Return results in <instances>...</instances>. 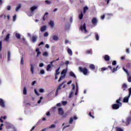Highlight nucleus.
I'll return each mask as SVG.
<instances>
[{
    "label": "nucleus",
    "mask_w": 131,
    "mask_h": 131,
    "mask_svg": "<svg viewBox=\"0 0 131 131\" xmlns=\"http://www.w3.org/2000/svg\"><path fill=\"white\" fill-rule=\"evenodd\" d=\"M17 18V16L16 15L13 16V21L15 22L16 21V18Z\"/></svg>",
    "instance_id": "obj_47"
},
{
    "label": "nucleus",
    "mask_w": 131,
    "mask_h": 131,
    "mask_svg": "<svg viewBox=\"0 0 131 131\" xmlns=\"http://www.w3.org/2000/svg\"><path fill=\"white\" fill-rule=\"evenodd\" d=\"M93 52L92 50H89L86 51V54H92Z\"/></svg>",
    "instance_id": "obj_48"
},
{
    "label": "nucleus",
    "mask_w": 131,
    "mask_h": 131,
    "mask_svg": "<svg viewBox=\"0 0 131 131\" xmlns=\"http://www.w3.org/2000/svg\"><path fill=\"white\" fill-rule=\"evenodd\" d=\"M44 36L45 37H47V36H49V33H48L47 32H45L44 33Z\"/></svg>",
    "instance_id": "obj_50"
},
{
    "label": "nucleus",
    "mask_w": 131,
    "mask_h": 131,
    "mask_svg": "<svg viewBox=\"0 0 131 131\" xmlns=\"http://www.w3.org/2000/svg\"><path fill=\"white\" fill-rule=\"evenodd\" d=\"M48 15H49V13L48 12L45 13L44 16L43 17V20H44V21L45 20H46V18H47V17H48Z\"/></svg>",
    "instance_id": "obj_34"
},
{
    "label": "nucleus",
    "mask_w": 131,
    "mask_h": 131,
    "mask_svg": "<svg viewBox=\"0 0 131 131\" xmlns=\"http://www.w3.org/2000/svg\"><path fill=\"white\" fill-rule=\"evenodd\" d=\"M20 9H21V5H18L17 7H16V12H18L19 10H20Z\"/></svg>",
    "instance_id": "obj_35"
},
{
    "label": "nucleus",
    "mask_w": 131,
    "mask_h": 131,
    "mask_svg": "<svg viewBox=\"0 0 131 131\" xmlns=\"http://www.w3.org/2000/svg\"><path fill=\"white\" fill-rule=\"evenodd\" d=\"M56 127V125L52 124L50 126H49V128H55Z\"/></svg>",
    "instance_id": "obj_43"
},
{
    "label": "nucleus",
    "mask_w": 131,
    "mask_h": 131,
    "mask_svg": "<svg viewBox=\"0 0 131 131\" xmlns=\"http://www.w3.org/2000/svg\"><path fill=\"white\" fill-rule=\"evenodd\" d=\"M30 66H31V69H30L31 72L32 74H34V67H35V66L32 63H31L30 64Z\"/></svg>",
    "instance_id": "obj_10"
},
{
    "label": "nucleus",
    "mask_w": 131,
    "mask_h": 131,
    "mask_svg": "<svg viewBox=\"0 0 131 131\" xmlns=\"http://www.w3.org/2000/svg\"><path fill=\"white\" fill-rule=\"evenodd\" d=\"M76 86H77V89L76 90V93L75 95H77V92H78V85L77 84V82L76 83Z\"/></svg>",
    "instance_id": "obj_40"
},
{
    "label": "nucleus",
    "mask_w": 131,
    "mask_h": 131,
    "mask_svg": "<svg viewBox=\"0 0 131 131\" xmlns=\"http://www.w3.org/2000/svg\"><path fill=\"white\" fill-rule=\"evenodd\" d=\"M49 25L50 26L51 28H54L55 26V23L53 20H50L48 23Z\"/></svg>",
    "instance_id": "obj_9"
},
{
    "label": "nucleus",
    "mask_w": 131,
    "mask_h": 131,
    "mask_svg": "<svg viewBox=\"0 0 131 131\" xmlns=\"http://www.w3.org/2000/svg\"><path fill=\"white\" fill-rule=\"evenodd\" d=\"M120 98L116 100V103H117V104H115L113 105V109L117 110L119 109V107H121L122 103L120 102Z\"/></svg>",
    "instance_id": "obj_1"
},
{
    "label": "nucleus",
    "mask_w": 131,
    "mask_h": 131,
    "mask_svg": "<svg viewBox=\"0 0 131 131\" xmlns=\"http://www.w3.org/2000/svg\"><path fill=\"white\" fill-rule=\"evenodd\" d=\"M73 122V118H71L69 121V123L71 124Z\"/></svg>",
    "instance_id": "obj_49"
},
{
    "label": "nucleus",
    "mask_w": 131,
    "mask_h": 131,
    "mask_svg": "<svg viewBox=\"0 0 131 131\" xmlns=\"http://www.w3.org/2000/svg\"><path fill=\"white\" fill-rule=\"evenodd\" d=\"M130 120H131V118L130 117H128L127 119V122L128 123H129V122H130Z\"/></svg>",
    "instance_id": "obj_51"
},
{
    "label": "nucleus",
    "mask_w": 131,
    "mask_h": 131,
    "mask_svg": "<svg viewBox=\"0 0 131 131\" xmlns=\"http://www.w3.org/2000/svg\"><path fill=\"white\" fill-rule=\"evenodd\" d=\"M37 9H38V6H33L31 7L30 11H31L32 12H34V11H35V10H37Z\"/></svg>",
    "instance_id": "obj_11"
},
{
    "label": "nucleus",
    "mask_w": 131,
    "mask_h": 131,
    "mask_svg": "<svg viewBox=\"0 0 131 131\" xmlns=\"http://www.w3.org/2000/svg\"><path fill=\"white\" fill-rule=\"evenodd\" d=\"M3 119H7V117L6 116H4L3 117H1V118H0V121L1 122H4V121L3 120Z\"/></svg>",
    "instance_id": "obj_23"
},
{
    "label": "nucleus",
    "mask_w": 131,
    "mask_h": 131,
    "mask_svg": "<svg viewBox=\"0 0 131 131\" xmlns=\"http://www.w3.org/2000/svg\"><path fill=\"white\" fill-rule=\"evenodd\" d=\"M107 69H108V68H102L100 69L101 71H105V70H107Z\"/></svg>",
    "instance_id": "obj_52"
},
{
    "label": "nucleus",
    "mask_w": 131,
    "mask_h": 131,
    "mask_svg": "<svg viewBox=\"0 0 131 131\" xmlns=\"http://www.w3.org/2000/svg\"><path fill=\"white\" fill-rule=\"evenodd\" d=\"M128 99H129V95L124 97V99H123L124 103H127V102H128Z\"/></svg>",
    "instance_id": "obj_17"
},
{
    "label": "nucleus",
    "mask_w": 131,
    "mask_h": 131,
    "mask_svg": "<svg viewBox=\"0 0 131 131\" xmlns=\"http://www.w3.org/2000/svg\"><path fill=\"white\" fill-rule=\"evenodd\" d=\"M72 86L73 89H72V92L70 94L69 98H72V97H73V93L74 92V90H75V85H74V84H72Z\"/></svg>",
    "instance_id": "obj_7"
},
{
    "label": "nucleus",
    "mask_w": 131,
    "mask_h": 131,
    "mask_svg": "<svg viewBox=\"0 0 131 131\" xmlns=\"http://www.w3.org/2000/svg\"><path fill=\"white\" fill-rule=\"evenodd\" d=\"M126 52L127 54H129V49L128 48V49H126Z\"/></svg>",
    "instance_id": "obj_61"
},
{
    "label": "nucleus",
    "mask_w": 131,
    "mask_h": 131,
    "mask_svg": "<svg viewBox=\"0 0 131 131\" xmlns=\"http://www.w3.org/2000/svg\"><path fill=\"white\" fill-rule=\"evenodd\" d=\"M41 100H42V97H40V100L37 102L38 104H40V103H41Z\"/></svg>",
    "instance_id": "obj_46"
},
{
    "label": "nucleus",
    "mask_w": 131,
    "mask_h": 131,
    "mask_svg": "<svg viewBox=\"0 0 131 131\" xmlns=\"http://www.w3.org/2000/svg\"><path fill=\"white\" fill-rule=\"evenodd\" d=\"M88 10H89V8H88V6L84 7V8H83L84 14H85V13H86V11Z\"/></svg>",
    "instance_id": "obj_36"
},
{
    "label": "nucleus",
    "mask_w": 131,
    "mask_h": 131,
    "mask_svg": "<svg viewBox=\"0 0 131 131\" xmlns=\"http://www.w3.org/2000/svg\"><path fill=\"white\" fill-rule=\"evenodd\" d=\"M59 71H60V68L57 69L55 71V79H58L57 75L60 74V72Z\"/></svg>",
    "instance_id": "obj_12"
},
{
    "label": "nucleus",
    "mask_w": 131,
    "mask_h": 131,
    "mask_svg": "<svg viewBox=\"0 0 131 131\" xmlns=\"http://www.w3.org/2000/svg\"><path fill=\"white\" fill-rule=\"evenodd\" d=\"M97 22H98V20L95 17L92 19L93 24H94V25H96V24H97Z\"/></svg>",
    "instance_id": "obj_18"
},
{
    "label": "nucleus",
    "mask_w": 131,
    "mask_h": 131,
    "mask_svg": "<svg viewBox=\"0 0 131 131\" xmlns=\"http://www.w3.org/2000/svg\"><path fill=\"white\" fill-rule=\"evenodd\" d=\"M119 66H117L116 68H114L113 69V70H112L113 73H114V72H115V71H117V70L118 69V68H119Z\"/></svg>",
    "instance_id": "obj_33"
},
{
    "label": "nucleus",
    "mask_w": 131,
    "mask_h": 131,
    "mask_svg": "<svg viewBox=\"0 0 131 131\" xmlns=\"http://www.w3.org/2000/svg\"><path fill=\"white\" fill-rule=\"evenodd\" d=\"M36 52L37 53V57H38V56H39L41 54V52L39 51V49L38 48H37L36 49Z\"/></svg>",
    "instance_id": "obj_19"
},
{
    "label": "nucleus",
    "mask_w": 131,
    "mask_h": 131,
    "mask_svg": "<svg viewBox=\"0 0 131 131\" xmlns=\"http://www.w3.org/2000/svg\"><path fill=\"white\" fill-rule=\"evenodd\" d=\"M7 10H8V11H10L11 10V6H8L7 7Z\"/></svg>",
    "instance_id": "obj_54"
},
{
    "label": "nucleus",
    "mask_w": 131,
    "mask_h": 131,
    "mask_svg": "<svg viewBox=\"0 0 131 131\" xmlns=\"http://www.w3.org/2000/svg\"><path fill=\"white\" fill-rule=\"evenodd\" d=\"M80 30H81L83 33H86L88 32V30H86V25L85 24L81 25Z\"/></svg>",
    "instance_id": "obj_2"
},
{
    "label": "nucleus",
    "mask_w": 131,
    "mask_h": 131,
    "mask_svg": "<svg viewBox=\"0 0 131 131\" xmlns=\"http://www.w3.org/2000/svg\"><path fill=\"white\" fill-rule=\"evenodd\" d=\"M15 36L18 39H20V38H21V35H20V34L18 33H15Z\"/></svg>",
    "instance_id": "obj_26"
},
{
    "label": "nucleus",
    "mask_w": 131,
    "mask_h": 131,
    "mask_svg": "<svg viewBox=\"0 0 131 131\" xmlns=\"http://www.w3.org/2000/svg\"><path fill=\"white\" fill-rule=\"evenodd\" d=\"M37 39V36H33L32 37V42H35L36 41V40Z\"/></svg>",
    "instance_id": "obj_21"
},
{
    "label": "nucleus",
    "mask_w": 131,
    "mask_h": 131,
    "mask_svg": "<svg viewBox=\"0 0 131 131\" xmlns=\"http://www.w3.org/2000/svg\"><path fill=\"white\" fill-rule=\"evenodd\" d=\"M34 93L36 95V96H39V93H38V92H37V90L36 89H34Z\"/></svg>",
    "instance_id": "obj_41"
},
{
    "label": "nucleus",
    "mask_w": 131,
    "mask_h": 131,
    "mask_svg": "<svg viewBox=\"0 0 131 131\" xmlns=\"http://www.w3.org/2000/svg\"><path fill=\"white\" fill-rule=\"evenodd\" d=\"M20 64H21V65H24V59H23V57L21 58Z\"/></svg>",
    "instance_id": "obj_38"
},
{
    "label": "nucleus",
    "mask_w": 131,
    "mask_h": 131,
    "mask_svg": "<svg viewBox=\"0 0 131 131\" xmlns=\"http://www.w3.org/2000/svg\"><path fill=\"white\" fill-rule=\"evenodd\" d=\"M90 68L91 69H92V70H95V65H94L93 64H90Z\"/></svg>",
    "instance_id": "obj_29"
},
{
    "label": "nucleus",
    "mask_w": 131,
    "mask_h": 131,
    "mask_svg": "<svg viewBox=\"0 0 131 131\" xmlns=\"http://www.w3.org/2000/svg\"><path fill=\"white\" fill-rule=\"evenodd\" d=\"M39 67H43V63H41L39 65Z\"/></svg>",
    "instance_id": "obj_62"
},
{
    "label": "nucleus",
    "mask_w": 131,
    "mask_h": 131,
    "mask_svg": "<svg viewBox=\"0 0 131 131\" xmlns=\"http://www.w3.org/2000/svg\"><path fill=\"white\" fill-rule=\"evenodd\" d=\"M128 91H129V97H130V95H131V88L129 89Z\"/></svg>",
    "instance_id": "obj_56"
},
{
    "label": "nucleus",
    "mask_w": 131,
    "mask_h": 131,
    "mask_svg": "<svg viewBox=\"0 0 131 131\" xmlns=\"http://www.w3.org/2000/svg\"><path fill=\"white\" fill-rule=\"evenodd\" d=\"M56 106H57V107H61V106H62V104H61V103H57Z\"/></svg>",
    "instance_id": "obj_55"
},
{
    "label": "nucleus",
    "mask_w": 131,
    "mask_h": 131,
    "mask_svg": "<svg viewBox=\"0 0 131 131\" xmlns=\"http://www.w3.org/2000/svg\"><path fill=\"white\" fill-rule=\"evenodd\" d=\"M127 88V85L126 83L123 84V89L124 91H125Z\"/></svg>",
    "instance_id": "obj_32"
},
{
    "label": "nucleus",
    "mask_w": 131,
    "mask_h": 131,
    "mask_svg": "<svg viewBox=\"0 0 131 131\" xmlns=\"http://www.w3.org/2000/svg\"><path fill=\"white\" fill-rule=\"evenodd\" d=\"M42 56L44 57H48L49 56V53L47 51L43 52L42 53Z\"/></svg>",
    "instance_id": "obj_22"
},
{
    "label": "nucleus",
    "mask_w": 131,
    "mask_h": 131,
    "mask_svg": "<svg viewBox=\"0 0 131 131\" xmlns=\"http://www.w3.org/2000/svg\"><path fill=\"white\" fill-rule=\"evenodd\" d=\"M7 57H8V61H10V59L11 58V52H10V51H8V55H7Z\"/></svg>",
    "instance_id": "obj_30"
},
{
    "label": "nucleus",
    "mask_w": 131,
    "mask_h": 131,
    "mask_svg": "<svg viewBox=\"0 0 131 131\" xmlns=\"http://www.w3.org/2000/svg\"><path fill=\"white\" fill-rule=\"evenodd\" d=\"M52 39L54 41H58V40H59V36H58V35H54L52 37Z\"/></svg>",
    "instance_id": "obj_13"
},
{
    "label": "nucleus",
    "mask_w": 131,
    "mask_h": 131,
    "mask_svg": "<svg viewBox=\"0 0 131 131\" xmlns=\"http://www.w3.org/2000/svg\"><path fill=\"white\" fill-rule=\"evenodd\" d=\"M2 41H0V51H2Z\"/></svg>",
    "instance_id": "obj_63"
},
{
    "label": "nucleus",
    "mask_w": 131,
    "mask_h": 131,
    "mask_svg": "<svg viewBox=\"0 0 131 131\" xmlns=\"http://www.w3.org/2000/svg\"><path fill=\"white\" fill-rule=\"evenodd\" d=\"M2 126H4V124H0V130H2L3 129Z\"/></svg>",
    "instance_id": "obj_58"
},
{
    "label": "nucleus",
    "mask_w": 131,
    "mask_h": 131,
    "mask_svg": "<svg viewBox=\"0 0 131 131\" xmlns=\"http://www.w3.org/2000/svg\"><path fill=\"white\" fill-rule=\"evenodd\" d=\"M116 64H117V62H116V61L115 60H114L112 63V65L113 66L116 65Z\"/></svg>",
    "instance_id": "obj_57"
},
{
    "label": "nucleus",
    "mask_w": 131,
    "mask_h": 131,
    "mask_svg": "<svg viewBox=\"0 0 131 131\" xmlns=\"http://www.w3.org/2000/svg\"><path fill=\"white\" fill-rule=\"evenodd\" d=\"M40 74H45V71H44V70H41L40 71Z\"/></svg>",
    "instance_id": "obj_53"
},
{
    "label": "nucleus",
    "mask_w": 131,
    "mask_h": 131,
    "mask_svg": "<svg viewBox=\"0 0 131 131\" xmlns=\"http://www.w3.org/2000/svg\"><path fill=\"white\" fill-rule=\"evenodd\" d=\"M55 61H52L50 62V64H48L47 66V68L46 69L47 71H51L52 67H53V63H54Z\"/></svg>",
    "instance_id": "obj_6"
},
{
    "label": "nucleus",
    "mask_w": 131,
    "mask_h": 131,
    "mask_svg": "<svg viewBox=\"0 0 131 131\" xmlns=\"http://www.w3.org/2000/svg\"><path fill=\"white\" fill-rule=\"evenodd\" d=\"M47 26H43L42 27L40 28V31L41 32H43L44 31H46L47 30Z\"/></svg>",
    "instance_id": "obj_14"
},
{
    "label": "nucleus",
    "mask_w": 131,
    "mask_h": 131,
    "mask_svg": "<svg viewBox=\"0 0 131 131\" xmlns=\"http://www.w3.org/2000/svg\"><path fill=\"white\" fill-rule=\"evenodd\" d=\"M62 85H63V83L60 84L59 86L58 87L56 93H55V95L56 96H58V93H59V92H60V91H61V88H62Z\"/></svg>",
    "instance_id": "obj_8"
},
{
    "label": "nucleus",
    "mask_w": 131,
    "mask_h": 131,
    "mask_svg": "<svg viewBox=\"0 0 131 131\" xmlns=\"http://www.w3.org/2000/svg\"><path fill=\"white\" fill-rule=\"evenodd\" d=\"M58 114L59 115L62 116V118L66 117V116H67V114H64V111H63V108H58Z\"/></svg>",
    "instance_id": "obj_3"
},
{
    "label": "nucleus",
    "mask_w": 131,
    "mask_h": 131,
    "mask_svg": "<svg viewBox=\"0 0 131 131\" xmlns=\"http://www.w3.org/2000/svg\"><path fill=\"white\" fill-rule=\"evenodd\" d=\"M95 37L96 40H99V35H98V34L95 33Z\"/></svg>",
    "instance_id": "obj_44"
},
{
    "label": "nucleus",
    "mask_w": 131,
    "mask_h": 131,
    "mask_svg": "<svg viewBox=\"0 0 131 131\" xmlns=\"http://www.w3.org/2000/svg\"><path fill=\"white\" fill-rule=\"evenodd\" d=\"M45 2L47 3V4H51V2H50V1H49L48 0H46Z\"/></svg>",
    "instance_id": "obj_64"
},
{
    "label": "nucleus",
    "mask_w": 131,
    "mask_h": 131,
    "mask_svg": "<svg viewBox=\"0 0 131 131\" xmlns=\"http://www.w3.org/2000/svg\"><path fill=\"white\" fill-rule=\"evenodd\" d=\"M68 53L71 56H72V50L70 49H68Z\"/></svg>",
    "instance_id": "obj_31"
},
{
    "label": "nucleus",
    "mask_w": 131,
    "mask_h": 131,
    "mask_svg": "<svg viewBox=\"0 0 131 131\" xmlns=\"http://www.w3.org/2000/svg\"><path fill=\"white\" fill-rule=\"evenodd\" d=\"M128 81L131 82V77H128Z\"/></svg>",
    "instance_id": "obj_59"
},
{
    "label": "nucleus",
    "mask_w": 131,
    "mask_h": 131,
    "mask_svg": "<svg viewBox=\"0 0 131 131\" xmlns=\"http://www.w3.org/2000/svg\"><path fill=\"white\" fill-rule=\"evenodd\" d=\"M0 106L2 107H5V101L2 99H0Z\"/></svg>",
    "instance_id": "obj_16"
},
{
    "label": "nucleus",
    "mask_w": 131,
    "mask_h": 131,
    "mask_svg": "<svg viewBox=\"0 0 131 131\" xmlns=\"http://www.w3.org/2000/svg\"><path fill=\"white\" fill-rule=\"evenodd\" d=\"M116 131H123V129H122L121 128L117 127Z\"/></svg>",
    "instance_id": "obj_45"
},
{
    "label": "nucleus",
    "mask_w": 131,
    "mask_h": 131,
    "mask_svg": "<svg viewBox=\"0 0 131 131\" xmlns=\"http://www.w3.org/2000/svg\"><path fill=\"white\" fill-rule=\"evenodd\" d=\"M79 70L81 72H83L84 75H86L88 73H89V71H88V69H86V68L82 69V68L79 67Z\"/></svg>",
    "instance_id": "obj_4"
},
{
    "label": "nucleus",
    "mask_w": 131,
    "mask_h": 131,
    "mask_svg": "<svg viewBox=\"0 0 131 131\" xmlns=\"http://www.w3.org/2000/svg\"><path fill=\"white\" fill-rule=\"evenodd\" d=\"M83 17V14H82V12H81V14L79 15V19H82V17Z\"/></svg>",
    "instance_id": "obj_39"
},
{
    "label": "nucleus",
    "mask_w": 131,
    "mask_h": 131,
    "mask_svg": "<svg viewBox=\"0 0 131 131\" xmlns=\"http://www.w3.org/2000/svg\"><path fill=\"white\" fill-rule=\"evenodd\" d=\"M36 81H33L32 82V85H34V84L35 83H36Z\"/></svg>",
    "instance_id": "obj_60"
},
{
    "label": "nucleus",
    "mask_w": 131,
    "mask_h": 131,
    "mask_svg": "<svg viewBox=\"0 0 131 131\" xmlns=\"http://www.w3.org/2000/svg\"><path fill=\"white\" fill-rule=\"evenodd\" d=\"M61 104L63 106H66V105H67V101H62Z\"/></svg>",
    "instance_id": "obj_42"
},
{
    "label": "nucleus",
    "mask_w": 131,
    "mask_h": 131,
    "mask_svg": "<svg viewBox=\"0 0 131 131\" xmlns=\"http://www.w3.org/2000/svg\"><path fill=\"white\" fill-rule=\"evenodd\" d=\"M23 94L24 95H27V89H26V87L24 88Z\"/></svg>",
    "instance_id": "obj_27"
},
{
    "label": "nucleus",
    "mask_w": 131,
    "mask_h": 131,
    "mask_svg": "<svg viewBox=\"0 0 131 131\" xmlns=\"http://www.w3.org/2000/svg\"><path fill=\"white\" fill-rule=\"evenodd\" d=\"M70 75L71 76H72L73 77H74V78H76V76H75V74H74V73H73V72H70Z\"/></svg>",
    "instance_id": "obj_25"
},
{
    "label": "nucleus",
    "mask_w": 131,
    "mask_h": 131,
    "mask_svg": "<svg viewBox=\"0 0 131 131\" xmlns=\"http://www.w3.org/2000/svg\"><path fill=\"white\" fill-rule=\"evenodd\" d=\"M27 15L29 17H31L33 15V12L32 11H29L27 13Z\"/></svg>",
    "instance_id": "obj_28"
},
{
    "label": "nucleus",
    "mask_w": 131,
    "mask_h": 131,
    "mask_svg": "<svg viewBox=\"0 0 131 131\" xmlns=\"http://www.w3.org/2000/svg\"><path fill=\"white\" fill-rule=\"evenodd\" d=\"M104 59L105 61H109V60H110V57L106 55L104 56Z\"/></svg>",
    "instance_id": "obj_20"
},
{
    "label": "nucleus",
    "mask_w": 131,
    "mask_h": 131,
    "mask_svg": "<svg viewBox=\"0 0 131 131\" xmlns=\"http://www.w3.org/2000/svg\"><path fill=\"white\" fill-rule=\"evenodd\" d=\"M9 39H10V34H8L5 38V40L6 41H9Z\"/></svg>",
    "instance_id": "obj_24"
},
{
    "label": "nucleus",
    "mask_w": 131,
    "mask_h": 131,
    "mask_svg": "<svg viewBox=\"0 0 131 131\" xmlns=\"http://www.w3.org/2000/svg\"><path fill=\"white\" fill-rule=\"evenodd\" d=\"M67 71L66 70H63L61 72V76L59 78V79L58 80L59 82L62 80V78H64V76H65V74H66Z\"/></svg>",
    "instance_id": "obj_5"
},
{
    "label": "nucleus",
    "mask_w": 131,
    "mask_h": 131,
    "mask_svg": "<svg viewBox=\"0 0 131 131\" xmlns=\"http://www.w3.org/2000/svg\"><path fill=\"white\" fill-rule=\"evenodd\" d=\"M39 93H45V89L43 88H40L39 89Z\"/></svg>",
    "instance_id": "obj_37"
},
{
    "label": "nucleus",
    "mask_w": 131,
    "mask_h": 131,
    "mask_svg": "<svg viewBox=\"0 0 131 131\" xmlns=\"http://www.w3.org/2000/svg\"><path fill=\"white\" fill-rule=\"evenodd\" d=\"M13 126V125L10 123H6V127L8 129H10V128H12Z\"/></svg>",
    "instance_id": "obj_15"
}]
</instances>
